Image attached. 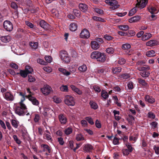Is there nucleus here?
<instances>
[{
  "instance_id": "ea45409f",
  "label": "nucleus",
  "mask_w": 159,
  "mask_h": 159,
  "mask_svg": "<svg viewBox=\"0 0 159 159\" xmlns=\"http://www.w3.org/2000/svg\"><path fill=\"white\" fill-rule=\"evenodd\" d=\"M28 74V72L25 70H20V75L23 78H25Z\"/></svg>"
},
{
  "instance_id": "2eb2a0df",
  "label": "nucleus",
  "mask_w": 159,
  "mask_h": 159,
  "mask_svg": "<svg viewBox=\"0 0 159 159\" xmlns=\"http://www.w3.org/2000/svg\"><path fill=\"white\" fill-rule=\"evenodd\" d=\"M93 149V147L90 144H87L84 145L83 150L85 152H90Z\"/></svg>"
},
{
  "instance_id": "4d7b16f0",
  "label": "nucleus",
  "mask_w": 159,
  "mask_h": 159,
  "mask_svg": "<svg viewBox=\"0 0 159 159\" xmlns=\"http://www.w3.org/2000/svg\"><path fill=\"white\" fill-rule=\"evenodd\" d=\"M93 89L95 90V91L96 92L99 93L101 91V89H100V87L96 85L93 86Z\"/></svg>"
},
{
  "instance_id": "0eeeda50",
  "label": "nucleus",
  "mask_w": 159,
  "mask_h": 159,
  "mask_svg": "<svg viewBox=\"0 0 159 159\" xmlns=\"http://www.w3.org/2000/svg\"><path fill=\"white\" fill-rule=\"evenodd\" d=\"M41 91L44 94L48 95L52 91V89L49 85H44L43 88L41 89Z\"/></svg>"
},
{
  "instance_id": "f03ea898",
  "label": "nucleus",
  "mask_w": 159,
  "mask_h": 159,
  "mask_svg": "<svg viewBox=\"0 0 159 159\" xmlns=\"http://www.w3.org/2000/svg\"><path fill=\"white\" fill-rule=\"evenodd\" d=\"M15 112L20 116H23L25 114L26 115H30L29 113H27V108L25 104L17 106L15 110Z\"/></svg>"
},
{
  "instance_id": "bf43d9fd",
  "label": "nucleus",
  "mask_w": 159,
  "mask_h": 159,
  "mask_svg": "<svg viewBox=\"0 0 159 159\" xmlns=\"http://www.w3.org/2000/svg\"><path fill=\"white\" fill-rule=\"evenodd\" d=\"M10 66L12 68L15 69H17L18 68V66L15 63L11 62L10 63Z\"/></svg>"
},
{
  "instance_id": "09e8293b",
  "label": "nucleus",
  "mask_w": 159,
  "mask_h": 159,
  "mask_svg": "<svg viewBox=\"0 0 159 159\" xmlns=\"http://www.w3.org/2000/svg\"><path fill=\"white\" fill-rule=\"evenodd\" d=\"M129 75L127 74H123L120 76L121 79L123 80H126L129 77Z\"/></svg>"
},
{
  "instance_id": "864d4df0",
  "label": "nucleus",
  "mask_w": 159,
  "mask_h": 159,
  "mask_svg": "<svg viewBox=\"0 0 159 159\" xmlns=\"http://www.w3.org/2000/svg\"><path fill=\"white\" fill-rule=\"evenodd\" d=\"M149 11L152 14H154L157 13V9L154 7H152L150 9H149Z\"/></svg>"
},
{
  "instance_id": "79ce46f5",
  "label": "nucleus",
  "mask_w": 159,
  "mask_h": 159,
  "mask_svg": "<svg viewBox=\"0 0 159 159\" xmlns=\"http://www.w3.org/2000/svg\"><path fill=\"white\" fill-rule=\"evenodd\" d=\"M103 37L106 40L109 41L112 40L114 38V37L107 34L104 35Z\"/></svg>"
},
{
  "instance_id": "a211bd4d",
  "label": "nucleus",
  "mask_w": 159,
  "mask_h": 159,
  "mask_svg": "<svg viewBox=\"0 0 159 159\" xmlns=\"http://www.w3.org/2000/svg\"><path fill=\"white\" fill-rule=\"evenodd\" d=\"M144 98L146 102L151 104H152L155 102V99L149 95H146Z\"/></svg>"
},
{
  "instance_id": "6ab92c4d",
  "label": "nucleus",
  "mask_w": 159,
  "mask_h": 159,
  "mask_svg": "<svg viewBox=\"0 0 159 159\" xmlns=\"http://www.w3.org/2000/svg\"><path fill=\"white\" fill-rule=\"evenodd\" d=\"M58 70L61 73L66 76H68L71 74L70 71H67L66 69L63 68H59L58 69Z\"/></svg>"
},
{
  "instance_id": "a878e982",
  "label": "nucleus",
  "mask_w": 159,
  "mask_h": 159,
  "mask_svg": "<svg viewBox=\"0 0 159 159\" xmlns=\"http://www.w3.org/2000/svg\"><path fill=\"white\" fill-rule=\"evenodd\" d=\"M152 36V34L150 33H146L142 36V39L143 41L146 40L151 38Z\"/></svg>"
},
{
  "instance_id": "20e7f679",
  "label": "nucleus",
  "mask_w": 159,
  "mask_h": 159,
  "mask_svg": "<svg viewBox=\"0 0 159 159\" xmlns=\"http://www.w3.org/2000/svg\"><path fill=\"white\" fill-rule=\"evenodd\" d=\"M64 101L65 103L68 106H73L75 104L74 99L72 96L67 95L65 96Z\"/></svg>"
},
{
  "instance_id": "4c0bfd02",
  "label": "nucleus",
  "mask_w": 159,
  "mask_h": 159,
  "mask_svg": "<svg viewBox=\"0 0 159 159\" xmlns=\"http://www.w3.org/2000/svg\"><path fill=\"white\" fill-rule=\"evenodd\" d=\"M30 46L32 47V49H37L38 47V43L37 42H31L30 43Z\"/></svg>"
},
{
  "instance_id": "3c124183",
  "label": "nucleus",
  "mask_w": 159,
  "mask_h": 159,
  "mask_svg": "<svg viewBox=\"0 0 159 159\" xmlns=\"http://www.w3.org/2000/svg\"><path fill=\"white\" fill-rule=\"evenodd\" d=\"M148 117L150 118L154 119L155 117V115L152 112L150 111L148 113Z\"/></svg>"
},
{
  "instance_id": "de8ad7c7",
  "label": "nucleus",
  "mask_w": 159,
  "mask_h": 159,
  "mask_svg": "<svg viewBox=\"0 0 159 159\" xmlns=\"http://www.w3.org/2000/svg\"><path fill=\"white\" fill-rule=\"evenodd\" d=\"M128 34L127 36L128 37H131L134 36L135 33L134 31L133 30H129L128 31V32H127Z\"/></svg>"
},
{
  "instance_id": "423d86ee",
  "label": "nucleus",
  "mask_w": 159,
  "mask_h": 159,
  "mask_svg": "<svg viewBox=\"0 0 159 159\" xmlns=\"http://www.w3.org/2000/svg\"><path fill=\"white\" fill-rule=\"evenodd\" d=\"M53 112V111L51 108L45 107L44 108V111L42 114L45 116L50 117Z\"/></svg>"
},
{
  "instance_id": "603ef678",
  "label": "nucleus",
  "mask_w": 159,
  "mask_h": 159,
  "mask_svg": "<svg viewBox=\"0 0 159 159\" xmlns=\"http://www.w3.org/2000/svg\"><path fill=\"white\" fill-rule=\"evenodd\" d=\"M11 8H12L13 9L16 10H17L18 6L15 2H12L11 3Z\"/></svg>"
},
{
  "instance_id": "0e129e2a",
  "label": "nucleus",
  "mask_w": 159,
  "mask_h": 159,
  "mask_svg": "<svg viewBox=\"0 0 159 159\" xmlns=\"http://www.w3.org/2000/svg\"><path fill=\"white\" fill-rule=\"evenodd\" d=\"M122 152L123 155L125 156L128 155L129 154V152L127 149H123Z\"/></svg>"
},
{
  "instance_id": "a18cd8bd",
  "label": "nucleus",
  "mask_w": 159,
  "mask_h": 159,
  "mask_svg": "<svg viewBox=\"0 0 159 159\" xmlns=\"http://www.w3.org/2000/svg\"><path fill=\"white\" fill-rule=\"evenodd\" d=\"M139 82L143 86H146L147 83H146L144 80L141 79H138Z\"/></svg>"
},
{
  "instance_id": "052dcab7",
  "label": "nucleus",
  "mask_w": 159,
  "mask_h": 159,
  "mask_svg": "<svg viewBox=\"0 0 159 159\" xmlns=\"http://www.w3.org/2000/svg\"><path fill=\"white\" fill-rule=\"evenodd\" d=\"M45 59L47 62L50 63L52 61L51 57L49 56H46L45 57Z\"/></svg>"
},
{
  "instance_id": "6e6d98bb",
  "label": "nucleus",
  "mask_w": 159,
  "mask_h": 159,
  "mask_svg": "<svg viewBox=\"0 0 159 159\" xmlns=\"http://www.w3.org/2000/svg\"><path fill=\"white\" fill-rule=\"evenodd\" d=\"M28 80L30 82H33L35 81V78L31 75H28Z\"/></svg>"
},
{
  "instance_id": "f704fd0d",
  "label": "nucleus",
  "mask_w": 159,
  "mask_h": 159,
  "mask_svg": "<svg viewBox=\"0 0 159 159\" xmlns=\"http://www.w3.org/2000/svg\"><path fill=\"white\" fill-rule=\"evenodd\" d=\"M78 69L80 71L82 72H85L87 70V67L85 65H83L79 67Z\"/></svg>"
},
{
  "instance_id": "bb28decb",
  "label": "nucleus",
  "mask_w": 159,
  "mask_h": 159,
  "mask_svg": "<svg viewBox=\"0 0 159 159\" xmlns=\"http://www.w3.org/2000/svg\"><path fill=\"white\" fill-rule=\"evenodd\" d=\"M41 146L43 148V152H44L47 150L49 153H50L51 152V148L48 145L42 144L41 145Z\"/></svg>"
},
{
  "instance_id": "58836bf2",
  "label": "nucleus",
  "mask_w": 159,
  "mask_h": 159,
  "mask_svg": "<svg viewBox=\"0 0 159 159\" xmlns=\"http://www.w3.org/2000/svg\"><path fill=\"white\" fill-rule=\"evenodd\" d=\"M76 139L77 141H80L85 140L83 135L81 134H77L76 135Z\"/></svg>"
},
{
  "instance_id": "a19ab883",
  "label": "nucleus",
  "mask_w": 159,
  "mask_h": 159,
  "mask_svg": "<svg viewBox=\"0 0 159 159\" xmlns=\"http://www.w3.org/2000/svg\"><path fill=\"white\" fill-rule=\"evenodd\" d=\"M85 119L91 125L94 124V123L93 121V120L90 116L86 117Z\"/></svg>"
},
{
  "instance_id": "e433bc0d",
  "label": "nucleus",
  "mask_w": 159,
  "mask_h": 159,
  "mask_svg": "<svg viewBox=\"0 0 159 159\" xmlns=\"http://www.w3.org/2000/svg\"><path fill=\"white\" fill-rule=\"evenodd\" d=\"M101 96L104 99H106L108 97V93L103 90L101 91Z\"/></svg>"
},
{
  "instance_id": "8fccbe9b",
  "label": "nucleus",
  "mask_w": 159,
  "mask_h": 159,
  "mask_svg": "<svg viewBox=\"0 0 159 159\" xmlns=\"http://www.w3.org/2000/svg\"><path fill=\"white\" fill-rule=\"evenodd\" d=\"M125 145L128 148V151L130 152H131L133 151V148L131 145L128 143H126Z\"/></svg>"
},
{
  "instance_id": "cd10ccee",
  "label": "nucleus",
  "mask_w": 159,
  "mask_h": 159,
  "mask_svg": "<svg viewBox=\"0 0 159 159\" xmlns=\"http://www.w3.org/2000/svg\"><path fill=\"white\" fill-rule=\"evenodd\" d=\"M121 70V68L119 67L112 68V71L113 74H116L117 73L120 72Z\"/></svg>"
},
{
  "instance_id": "4468645a",
  "label": "nucleus",
  "mask_w": 159,
  "mask_h": 159,
  "mask_svg": "<svg viewBox=\"0 0 159 159\" xmlns=\"http://www.w3.org/2000/svg\"><path fill=\"white\" fill-rule=\"evenodd\" d=\"M159 44V42L155 40H151L146 43V45L147 46L151 47L158 45Z\"/></svg>"
},
{
  "instance_id": "412c9836",
  "label": "nucleus",
  "mask_w": 159,
  "mask_h": 159,
  "mask_svg": "<svg viewBox=\"0 0 159 159\" xmlns=\"http://www.w3.org/2000/svg\"><path fill=\"white\" fill-rule=\"evenodd\" d=\"M91 48L94 49H97L100 47L99 44L96 41H92L91 42Z\"/></svg>"
},
{
  "instance_id": "5701e85b",
  "label": "nucleus",
  "mask_w": 159,
  "mask_h": 159,
  "mask_svg": "<svg viewBox=\"0 0 159 159\" xmlns=\"http://www.w3.org/2000/svg\"><path fill=\"white\" fill-rule=\"evenodd\" d=\"M79 7L81 11L84 12H85L88 9L87 6L84 3L80 4Z\"/></svg>"
},
{
  "instance_id": "37998d69",
  "label": "nucleus",
  "mask_w": 159,
  "mask_h": 159,
  "mask_svg": "<svg viewBox=\"0 0 159 159\" xmlns=\"http://www.w3.org/2000/svg\"><path fill=\"white\" fill-rule=\"evenodd\" d=\"M136 11V7H135L131 10L128 13L129 16H132L134 15Z\"/></svg>"
},
{
  "instance_id": "39448f33",
  "label": "nucleus",
  "mask_w": 159,
  "mask_h": 159,
  "mask_svg": "<svg viewBox=\"0 0 159 159\" xmlns=\"http://www.w3.org/2000/svg\"><path fill=\"white\" fill-rule=\"evenodd\" d=\"M4 28L8 31H12L13 29V26L12 23L10 21L8 20L5 21L3 23Z\"/></svg>"
},
{
  "instance_id": "f8f14e48",
  "label": "nucleus",
  "mask_w": 159,
  "mask_h": 159,
  "mask_svg": "<svg viewBox=\"0 0 159 159\" xmlns=\"http://www.w3.org/2000/svg\"><path fill=\"white\" fill-rule=\"evenodd\" d=\"M58 118L62 124H65L67 121V119L66 116L63 114H61L59 115Z\"/></svg>"
},
{
  "instance_id": "7ed1b4c3",
  "label": "nucleus",
  "mask_w": 159,
  "mask_h": 159,
  "mask_svg": "<svg viewBox=\"0 0 159 159\" xmlns=\"http://www.w3.org/2000/svg\"><path fill=\"white\" fill-rule=\"evenodd\" d=\"M60 57L61 60L65 63H68L70 61V57L68 55L67 52L65 50H62L61 51Z\"/></svg>"
},
{
  "instance_id": "aec40b11",
  "label": "nucleus",
  "mask_w": 159,
  "mask_h": 159,
  "mask_svg": "<svg viewBox=\"0 0 159 159\" xmlns=\"http://www.w3.org/2000/svg\"><path fill=\"white\" fill-rule=\"evenodd\" d=\"M141 19V17L139 16H133L129 20V21L130 23H134L139 21Z\"/></svg>"
},
{
  "instance_id": "dca6fc26",
  "label": "nucleus",
  "mask_w": 159,
  "mask_h": 159,
  "mask_svg": "<svg viewBox=\"0 0 159 159\" xmlns=\"http://www.w3.org/2000/svg\"><path fill=\"white\" fill-rule=\"evenodd\" d=\"M137 2L136 5V7L142 9L146 6V4L143 2V0H137Z\"/></svg>"
},
{
  "instance_id": "ddd939ff",
  "label": "nucleus",
  "mask_w": 159,
  "mask_h": 159,
  "mask_svg": "<svg viewBox=\"0 0 159 159\" xmlns=\"http://www.w3.org/2000/svg\"><path fill=\"white\" fill-rule=\"evenodd\" d=\"M0 39L1 42L5 43H8L11 39V37L9 35L2 36Z\"/></svg>"
},
{
  "instance_id": "c85d7f7f",
  "label": "nucleus",
  "mask_w": 159,
  "mask_h": 159,
  "mask_svg": "<svg viewBox=\"0 0 159 159\" xmlns=\"http://www.w3.org/2000/svg\"><path fill=\"white\" fill-rule=\"evenodd\" d=\"M115 51V48L113 47H109L106 49V52L108 54H112L114 53Z\"/></svg>"
},
{
  "instance_id": "13d9d810",
  "label": "nucleus",
  "mask_w": 159,
  "mask_h": 159,
  "mask_svg": "<svg viewBox=\"0 0 159 159\" xmlns=\"http://www.w3.org/2000/svg\"><path fill=\"white\" fill-rule=\"evenodd\" d=\"M117 33L119 35H120L121 36H127V35H128V34L127 33V32H125L122 31H118L117 32Z\"/></svg>"
},
{
  "instance_id": "69168bd1",
  "label": "nucleus",
  "mask_w": 159,
  "mask_h": 159,
  "mask_svg": "<svg viewBox=\"0 0 159 159\" xmlns=\"http://www.w3.org/2000/svg\"><path fill=\"white\" fill-rule=\"evenodd\" d=\"M25 24L27 26L30 27V28H34V25L31 23L26 21H25Z\"/></svg>"
},
{
  "instance_id": "72a5a7b5",
  "label": "nucleus",
  "mask_w": 159,
  "mask_h": 159,
  "mask_svg": "<svg viewBox=\"0 0 159 159\" xmlns=\"http://www.w3.org/2000/svg\"><path fill=\"white\" fill-rule=\"evenodd\" d=\"M25 70L28 72V74H31L33 71V68L29 66H25Z\"/></svg>"
},
{
  "instance_id": "5fc2aeb1",
  "label": "nucleus",
  "mask_w": 159,
  "mask_h": 159,
  "mask_svg": "<svg viewBox=\"0 0 159 159\" xmlns=\"http://www.w3.org/2000/svg\"><path fill=\"white\" fill-rule=\"evenodd\" d=\"M13 138L14 139V140L18 144H20L21 143V141L18 139L16 135H13Z\"/></svg>"
},
{
  "instance_id": "9d476101",
  "label": "nucleus",
  "mask_w": 159,
  "mask_h": 159,
  "mask_svg": "<svg viewBox=\"0 0 159 159\" xmlns=\"http://www.w3.org/2000/svg\"><path fill=\"white\" fill-rule=\"evenodd\" d=\"M90 36L89 30L86 29H83L80 33V37L82 38L88 39Z\"/></svg>"
},
{
  "instance_id": "c03bdc74",
  "label": "nucleus",
  "mask_w": 159,
  "mask_h": 159,
  "mask_svg": "<svg viewBox=\"0 0 159 159\" xmlns=\"http://www.w3.org/2000/svg\"><path fill=\"white\" fill-rule=\"evenodd\" d=\"M72 131V129L71 128L68 127L65 130V133L66 135H69L70 134Z\"/></svg>"
},
{
  "instance_id": "1a4fd4ad",
  "label": "nucleus",
  "mask_w": 159,
  "mask_h": 159,
  "mask_svg": "<svg viewBox=\"0 0 159 159\" xmlns=\"http://www.w3.org/2000/svg\"><path fill=\"white\" fill-rule=\"evenodd\" d=\"M4 98L8 101H12L14 99V97L11 93L7 92L3 94Z\"/></svg>"
},
{
  "instance_id": "c756f323",
  "label": "nucleus",
  "mask_w": 159,
  "mask_h": 159,
  "mask_svg": "<svg viewBox=\"0 0 159 159\" xmlns=\"http://www.w3.org/2000/svg\"><path fill=\"white\" fill-rule=\"evenodd\" d=\"M118 27L122 30L127 31L129 29V27L128 25H120Z\"/></svg>"
},
{
  "instance_id": "f257e3e1",
  "label": "nucleus",
  "mask_w": 159,
  "mask_h": 159,
  "mask_svg": "<svg viewBox=\"0 0 159 159\" xmlns=\"http://www.w3.org/2000/svg\"><path fill=\"white\" fill-rule=\"evenodd\" d=\"M91 58L96 59L98 61L103 62L105 61L107 57L104 53L99 51H94L92 52L91 55Z\"/></svg>"
},
{
  "instance_id": "2f4dec72",
  "label": "nucleus",
  "mask_w": 159,
  "mask_h": 159,
  "mask_svg": "<svg viewBox=\"0 0 159 159\" xmlns=\"http://www.w3.org/2000/svg\"><path fill=\"white\" fill-rule=\"evenodd\" d=\"M155 53V51L153 50H151L148 51L146 52V55L148 57H153L155 56L154 55Z\"/></svg>"
},
{
  "instance_id": "774afa93",
  "label": "nucleus",
  "mask_w": 159,
  "mask_h": 159,
  "mask_svg": "<svg viewBox=\"0 0 159 159\" xmlns=\"http://www.w3.org/2000/svg\"><path fill=\"white\" fill-rule=\"evenodd\" d=\"M95 11L97 13L102 14L103 13V11L99 8H95Z\"/></svg>"
},
{
  "instance_id": "49530a36",
  "label": "nucleus",
  "mask_w": 159,
  "mask_h": 159,
  "mask_svg": "<svg viewBox=\"0 0 159 159\" xmlns=\"http://www.w3.org/2000/svg\"><path fill=\"white\" fill-rule=\"evenodd\" d=\"M60 90L62 91L67 92L68 90L67 86L63 85L60 87Z\"/></svg>"
},
{
  "instance_id": "338daca9",
  "label": "nucleus",
  "mask_w": 159,
  "mask_h": 159,
  "mask_svg": "<svg viewBox=\"0 0 159 159\" xmlns=\"http://www.w3.org/2000/svg\"><path fill=\"white\" fill-rule=\"evenodd\" d=\"M71 56L74 58H75L77 57V53L74 50H72L71 52Z\"/></svg>"
},
{
  "instance_id": "e2e57ef3",
  "label": "nucleus",
  "mask_w": 159,
  "mask_h": 159,
  "mask_svg": "<svg viewBox=\"0 0 159 159\" xmlns=\"http://www.w3.org/2000/svg\"><path fill=\"white\" fill-rule=\"evenodd\" d=\"M120 139H118L117 138L115 137L113 142V143L115 145L118 144H119V140Z\"/></svg>"
},
{
  "instance_id": "7c9ffc66",
  "label": "nucleus",
  "mask_w": 159,
  "mask_h": 159,
  "mask_svg": "<svg viewBox=\"0 0 159 159\" xmlns=\"http://www.w3.org/2000/svg\"><path fill=\"white\" fill-rule=\"evenodd\" d=\"M150 73L149 72L147 71H144L143 72L140 73L141 75L143 78H146L148 77L150 75Z\"/></svg>"
},
{
  "instance_id": "680f3d73",
  "label": "nucleus",
  "mask_w": 159,
  "mask_h": 159,
  "mask_svg": "<svg viewBox=\"0 0 159 159\" xmlns=\"http://www.w3.org/2000/svg\"><path fill=\"white\" fill-rule=\"evenodd\" d=\"M125 62V60L122 58H120L118 61V63L120 65L124 64Z\"/></svg>"
},
{
  "instance_id": "6e6552de",
  "label": "nucleus",
  "mask_w": 159,
  "mask_h": 159,
  "mask_svg": "<svg viewBox=\"0 0 159 159\" xmlns=\"http://www.w3.org/2000/svg\"><path fill=\"white\" fill-rule=\"evenodd\" d=\"M37 24L45 30H47L50 27V25L43 20H41L37 22Z\"/></svg>"
},
{
  "instance_id": "f3484780",
  "label": "nucleus",
  "mask_w": 159,
  "mask_h": 159,
  "mask_svg": "<svg viewBox=\"0 0 159 159\" xmlns=\"http://www.w3.org/2000/svg\"><path fill=\"white\" fill-rule=\"evenodd\" d=\"M117 4L118 2L116 1H112L110 3V5L111 7H110V8L112 10H115L118 8L120 6L117 5Z\"/></svg>"
},
{
  "instance_id": "393cba45",
  "label": "nucleus",
  "mask_w": 159,
  "mask_h": 159,
  "mask_svg": "<svg viewBox=\"0 0 159 159\" xmlns=\"http://www.w3.org/2000/svg\"><path fill=\"white\" fill-rule=\"evenodd\" d=\"M11 123L12 126L15 128H17L19 126V122L15 120H11Z\"/></svg>"
},
{
  "instance_id": "b1692460",
  "label": "nucleus",
  "mask_w": 159,
  "mask_h": 159,
  "mask_svg": "<svg viewBox=\"0 0 159 159\" xmlns=\"http://www.w3.org/2000/svg\"><path fill=\"white\" fill-rule=\"evenodd\" d=\"M70 87L72 90L77 93L79 95L82 94V92L78 88H77L75 85H71L70 86Z\"/></svg>"
},
{
  "instance_id": "c9c22d12",
  "label": "nucleus",
  "mask_w": 159,
  "mask_h": 159,
  "mask_svg": "<svg viewBox=\"0 0 159 159\" xmlns=\"http://www.w3.org/2000/svg\"><path fill=\"white\" fill-rule=\"evenodd\" d=\"M131 47L130 44L127 43L123 44L122 46V48L123 50H128L130 49Z\"/></svg>"
},
{
  "instance_id": "473e14b6",
  "label": "nucleus",
  "mask_w": 159,
  "mask_h": 159,
  "mask_svg": "<svg viewBox=\"0 0 159 159\" xmlns=\"http://www.w3.org/2000/svg\"><path fill=\"white\" fill-rule=\"evenodd\" d=\"M89 104L92 108L94 110L98 108V106L95 102L93 101H91L89 102Z\"/></svg>"
},
{
  "instance_id": "9b49d317",
  "label": "nucleus",
  "mask_w": 159,
  "mask_h": 159,
  "mask_svg": "<svg viewBox=\"0 0 159 159\" xmlns=\"http://www.w3.org/2000/svg\"><path fill=\"white\" fill-rule=\"evenodd\" d=\"M26 98H28L29 100L32 102L34 105L38 106L39 105V101L35 98L31 96L30 95L26 96Z\"/></svg>"
},
{
  "instance_id": "4be33fe9",
  "label": "nucleus",
  "mask_w": 159,
  "mask_h": 159,
  "mask_svg": "<svg viewBox=\"0 0 159 159\" xmlns=\"http://www.w3.org/2000/svg\"><path fill=\"white\" fill-rule=\"evenodd\" d=\"M77 24L76 23H71L69 29L70 31H75L77 29Z\"/></svg>"
}]
</instances>
